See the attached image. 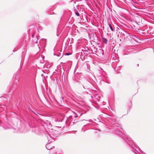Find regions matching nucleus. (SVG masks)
Instances as JSON below:
<instances>
[{
	"mask_svg": "<svg viewBox=\"0 0 154 154\" xmlns=\"http://www.w3.org/2000/svg\"><path fill=\"white\" fill-rule=\"evenodd\" d=\"M109 27H110V29H111L112 31H113V28H112V26H111L110 25V24H109Z\"/></svg>",
	"mask_w": 154,
	"mask_h": 154,
	"instance_id": "obj_1",
	"label": "nucleus"
},
{
	"mask_svg": "<svg viewBox=\"0 0 154 154\" xmlns=\"http://www.w3.org/2000/svg\"><path fill=\"white\" fill-rule=\"evenodd\" d=\"M71 54L70 53H66L65 54V55H69Z\"/></svg>",
	"mask_w": 154,
	"mask_h": 154,
	"instance_id": "obj_3",
	"label": "nucleus"
},
{
	"mask_svg": "<svg viewBox=\"0 0 154 154\" xmlns=\"http://www.w3.org/2000/svg\"><path fill=\"white\" fill-rule=\"evenodd\" d=\"M76 15L78 16H79V13H78V12H75V13Z\"/></svg>",
	"mask_w": 154,
	"mask_h": 154,
	"instance_id": "obj_2",
	"label": "nucleus"
},
{
	"mask_svg": "<svg viewBox=\"0 0 154 154\" xmlns=\"http://www.w3.org/2000/svg\"><path fill=\"white\" fill-rule=\"evenodd\" d=\"M74 113H75V118H77V117H78V116L77 115V114H76V113H75V112H74Z\"/></svg>",
	"mask_w": 154,
	"mask_h": 154,
	"instance_id": "obj_4",
	"label": "nucleus"
}]
</instances>
